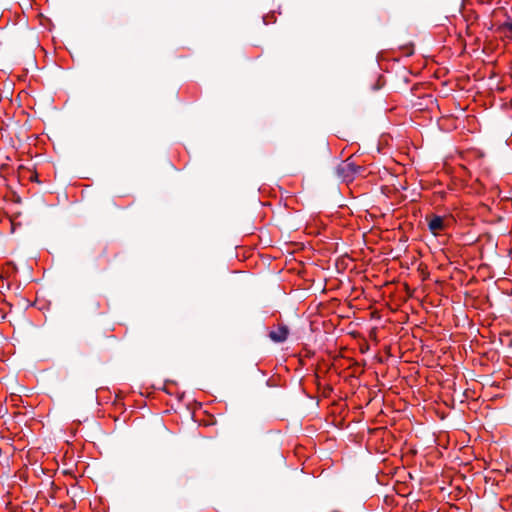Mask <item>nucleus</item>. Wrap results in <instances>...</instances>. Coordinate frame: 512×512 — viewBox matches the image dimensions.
Instances as JSON below:
<instances>
[{
  "label": "nucleus",
  "mask_w": 512,
  "mask_h": 512,
  "mask_svg": "<svg viewBox=\"0 0 512 512\" xmlns=\"http://www.w3.org/2000/svg\"><path fill=\"white\" fill-rule=\"evenodd\" d=\"M362 170V167L353 162H343L336 168L337 175L344 181H351Z\"/></svg>",
  "instance_id": "nucleus-1"
},
{
  "label": "nucleus",
  "mask_w": 512,
  "mask_h": 512,
  "mask_svg": "<svg viewBox=\"0 0 512 512\" xmlns=\"http://www.w3.org/2000/svg\"><path fill=\"white\" fill-rule=\"evenodd\" d=\"M289 335L288 326L282 324L279 325L277 330H272L269 332V338L275 343H282L287 340Z\"/></svg>",
  "instance_id": "nucleus-3"
},
{
  "label": "nucleus",
  "mask_w": 512,
  "mask_h": 512,
  "mask_svg": "<svg viewBox=\"0 0 512 512\" xmlns=\"http://www.w3.org/2000/svg\"><path fill=\"white\" fill-rule=\"evenodd\" d=\"M428 226H429V230L433 233V234H436L438 231L440 230H443L444 229V220L441 216H436L434 215L429 223H428Z\"/></svg>",
  "instance_id": "nucleus-5"
},
{
  "label": "nucleus",
  "mask_w": 512,
  "mask_h": 512,
  "mask_svg": "<svg viewBox=\"0 0 512 512\" xmlns=\"http://www.w3.org/2000/svg\"><path fill=\"white\" fill-rule=\"evenodd\" d=\"M104 336V333H99L98 338H103Z\"/></svg>",
  "instance_id": "nucleus-7"
},
{
  "label": "nucleus",
  "mask_w": 512,
  "mask_h": 512,
  "mask_svg": "<svg viewBox=\"0 0 512 512\" xmlns=\"http://www.w3.org/2000/svg\"><path fill=\"white\" fill-rule=\"evenodd\" d=\"M496 31L504 37L512 40V20L508 18L507 21L499 24Z\"/></svg>",
  "instance_id": "nucleus-4"
},
{
  "label": "nucleus",
  "mask_w": 512,
  "mask_h": 512,
  "mask_svg": "<svg viewBox=\"0 0 512 512\" xmlns=\"http://www.w3.org/2000/svg\"><path fill=\"white\" fill-rule=\"evenodd\" d=\"M95 342H96V339H95V338H93V337H89V338L86 340V343H87V345H89V346H92L93 344H95Z\"/></svg>",
  "instance_id": "nucleus-6"
},
{
  "label": "nucleus",
  "mask_w": 512,
  "mask_h": 512,
  "mask_svg": "<svg viewBox=\"0 0 512 512\" xmlns=\"http://www.w3.org/2000/svg\"><path fill=\"white\" fill-rule=\"evenodd\" d=\"M100 308V303L95 298H87L83 300L79 305V313L82 316H90L97 314Z\"/></svg>",
  "instance_id": "nucleus-2"
}]
</instances>
